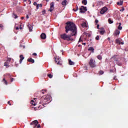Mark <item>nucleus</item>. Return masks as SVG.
I'll return each instance as SVG.
<instances>
[{
	"mask_svg": "<svg viewBox=\"0 0 128 128\" xmlns=\"http://www.w3.org/2000/svg\"><path fill=\"white\" fill-rule=\"evenodd\" d=\"M30 32H32V26L31 24L28 25Z\"/></svg>",
	"mask_w": 128,
	"mask_h": 128,
	"instance_id": "obj_17",
	"label": "nucleus"
},
{
	"mask_svg": "<svg viewBox=\"0 0 128 128\" xmlns=\"http://www.w3.org/2000/svg\"><path fill=\"white\" fill-rule=\"evenodd\" d=\"M66 2H68V1L66 0H64L62 2V6H66Z\"/></svg>",
	"mask_w": 128,
	"mask_h": 128,
	"instance_id": "obj_20",
	"label": "nucleus"
},
{
	"mask_svg": "<svg viewBox=\"0 0 128 128\" xmlns=\"http://www.w3.org/2000/svg\"><path fill=\"white\" fill-rule=\"evenodd\" d=\"M118 6H122V2L120 1V2H117Z\"/></svg>",
	"mask_w": 128,
	"mask_h": 128,
	"instance_id": "obj_31",
	"label": "nucleus"
},
{
	"mask_svg": "<svg viewBox=\"0 0 128 128\" xmlns=\"http://www.w3.org/2000/svg\"><path fill=\"white\" fill-rule=\"evenodd\" d=\"M68 64L70 66H74V62L70 59L68 60Z\"/></svg>",
	"mask_w": 128,
	"mask_h": 128,
	"instance_id": "obj_14",
	"label": "nucleus"
},
{
	"mask_svg": "<svg viewBox=\"0 0 128 128\" xmlns=\"http://www.w3.org/2000/svg\"><path fill=\"white\" fill-rule=\"evenodd\" d=\"M97 28L98 30L100 28V24H97Z\"/></svg>",
	"mask_w": 128,
	"mask_h": 128,
	"instance_id": "obj_46",
	"label": "nucleus"
},
{
	"mask_svg": "<svg viewBox=\"0 0 128 128\" xmlns=\"http://www.w3.org/2000/svg\"><path fill=\"white\" fill-rule=\"evenodd\" d=\"M106 12H108V8L104 7L100 11V14H104Z\"/></svg>",
	"mask_w": 128,
	"mask_h": 128,
	"instance_id": "obj_9",
	"label": "nucleus"
},
{
	"mask_svg": "<svg viewBox=\"0 0 128 128\" xmlns=\"http://www.w3.org/2000/svg\"><path fill=\"white\" fill-rule=\"evenodd\" d=\"M99 74H104V71H102V70H100Z\"/></svg>",
	"mask_w": 128,
	"mask_h": 128,
	"instance_id": "obj_36",
	"label": "nucleus"
},
{
	"mask_svg": "<svg viewBox=\"0 0 128 128\" xmlns=\"http://www.w3.org/2000/svg\"><path fill=\"white\" fill-rule=\"evenodd\" d=\"M97 58L100 60H102V56L100 55H98L97 56Z\"/></svg>",
	"mask_w": 128,
	"mask_h": 128,
	"instance_id": "obj_25",
	"label": "nucleus"
},
{
	"mask_svg": "<svg viewBox=\"0 0 128 128\" xmlns=\"http://www.w3.org/2000/svg\"><path fill=\"white\" fill-rule=\"evenodd\" d=\"M20 64H22V60H24V55H20Z\"/></svg>",
	"mask_w": 128,
	"mask_h": 128,
	"instance_id": "obj_12",
	"label": "nucleus"
},
{
	"mask_svg": "<svg viewBox=\"0 0 128 128\" xmlns=\"http://www.w3.org/2000/svg\"><path fill=\"white\" fill-rule=\"evenodd\" d=\"M2 82H4V84H8V81L6 80V78H4Z\"/></svg>",
	"mask_w": 128,
	"mask_h": 128,
	"instance_id": "obj_28",
	"label": "nucleus"
},
{
	"mask_svg": "<svg viewBox=\"0 0 128 128\" xmlns=\"http://www.w3.org/2000/svg\"><path fill=\"white\" fill-rule=\"evenodd\" d=\"M8 104H9V106H12V104H10V101L8 102Z\"/></svg>",
	"mask_w": 128,
	"mask_h": 128,
	"instance_id": "obj_41",
	"label": "nucleus"
},
{
	"mask_svg": "<svg viewBox=\"0 0 128 128\" xmlns=\"http://www.w3.org/2000/svg\"><path fill=\"white\" fill-rule=\"evenodd\" d=\"M20 29L22 30V27L20 28Z\"/></svg>",
	"mask_w": 128,
	"mask_h": 128,
	"instance_id": "obj_58",
	"label": "nucleus"
},
{
	"mask_svg": "<svg viewBox=\"0 0 128 128\" xmlns=\"http://www.w3.org/2000/svg\"><path fill=\"white\" fill-rule=\"evenodd\" d=\"M32 56H37L36 53H33Z\"/></svg>",
	"mask_w": 128,
	"mask_h": 128,
	"instance_id": "obj_42",
	"label": "nucleus"
},
{
	"mask_svg": "<svg viewBox=\"0 0 128 128\" xmlns=\"http://www.w3.org/2000/svg\"><path fill=\"white\" fill-rule=\"evenodd\" d=\"M51 96L50 95H44L40 98V104H42L43 106H45L46 104H50V100Z\"/></svg>",
	"mask_w": 128,
	"mask_h": 128,
	"instance_id": "obj_2",
	"label": "nucleus"
},
{
	"mask_svg": "<svg viewBox=\"0 0 128 128\" xmlns=\"http://www.w3.org/2000/svg\"><path fill=\"white\" fill-rule=\"evenodd\" d=\"M30 126H32V128H35L37 126V128H40V125L38 124V122L37 120H34L30 123Z\"/></svg>",
	"mask_w": 128,
	"mask_h": 128,
	"instance_id": "obj_4",
	"label": "nucleus"
},
{
	"mask_svg": "<svg viewBox=\"0 0 128 128\" xmlns=\"http://www.w3.org/2000/svg\"><path fill=\"white\" fill-rule=\"evenodd\" d=\"M99 32L100 33V34H104V32H106V31L104 30H99Z\"/></svg>",
	"mask_w": 128,
	"mask_h": 128,
	"instance_id": "obj_23",
	"label": "nucleus"
},
{
	"mask_svg": "<svg viewBox=\"0 0 128 128\" xmlns=\"http://www.w3.org/2000/svg\"><path fill=\"white\" fill-rule=\"evenodd\" d=\"M4 28V26L2 24H0V28Z\"/></svg>",
	"mask_w": 128,
	"mask_h": 128,
	"instance_id": "obj_39",
	"label": "nucleus"
},
{
	"mask_svg": "<svg viewBox=\"0 0 128 128\" xmlns=\"http://www.w3.org/2000/svg\"><path fill=\"white\" fill-rule=\"evenodd\" d=\"M82 44H84V46H86V43H82Z\"/></svg>",
	"mask_w": 128,
	"mask_h": 128,
	"instance_id": "obj_56",
	"label": "nucleus"
},
{
	"mask_svg": "<svg viewBox=\"0 0 128 128\" xmlns=\"http://www.w3.org/2000/svg\"><path fill=\"white\" fill-rule=\"evenodd\" d=\"M44 92H46V90H42V93L44 94Z\"/></svg>",
	"mask_w": 128,
	"mask_h": 128,
	"instance_id": "obj_37",
	"label": "nucleus"
},
{
	"mask_svg": "<svg viewBox=\"0 0 128 128\" xmlns=\"http://www.w3.org/2000/svg\"><path fill=\"white\" fill-rule=\"evenodd\" d=\"M79 10H80V12H81V13L86 12L88 10V9H86V7L84 6H81V7L80 8Z\"/></svg>",
	"mask_w": 128,
	"mask_h": 128,
	"instance_id": "obj_6",
	"label": "nucleus"
},
{
	"mask_svg": "<svg viewBox=\"0 0 128 128\" xmlns=\"http://www.w3.org/2000/svg\"><path fill=\"white\" fill-rule=\"evenodd\" d=\"M48 76L49 78H52L53 76L52 74H48Z\"/></svg>",
	"mask_w": 128,
	"mask_h": 128,
	"instance_id": "obj_29",
	"label": "nucleus"
},
{
	"mask_svg": "<svg viewBox=\"0 0 128 128\" xmlns=\"http://www.w3.org/2000/svg\"><path fill=\"white\" fill-rule=\"evenodd\" d=\"M95 22H96V24H98V20H96Z\"/></svg>",
	"mask_w": 128,
	"mask_h": 128,
	"instance_id": "obj_44",
	"label": "nucleus"
},
{
	"mask_svg": "<svg viewBox=\"0 0 128 128\" xmlns=\"http://www.w3.org/2000/svg\"><path fill=\"white\" fill-rule=\"evenodd\" d=\"M28 2H30V4L32 3V2L30 1V0H28Z\"/></svg>",
	"mask_w": 128,
	"mask_h": 128,
	"instance_id": "obj_50",
	"label": "nucleus"
},
{
	"mask_svg": "<svg viewBox=\"0 0 128 128\" xmlns=\"http://www.w3.org/2000/svg\"><path fill=\"white\" fill-rule=\"evenodd\" d=\"M42 8V4H38L36 6V10H38V8Z\"/></svg>",
	"mask_w": 128,
	"mask_h": 128,
	"instance_id": "obj_18",
	"label": "nucleus"
},
{
	"mask_svg": "<svg viewBox=\"0 0 128 128\" xmlns=\"http://www.w3.org/2000/svg\"><path fill=\"white\" fill-rule=\"evenodd\" d=\"M114 80H116V76H115L114 77Z\"/></svg>",
	"mask_w": 128,
	"mask_h": 128,
	"instance_id": "obj_52",
	"label": "nucleus"
},
{
	"mask_svg": "<svg viewBox=\"0 0 128 128\" xmlns=\"http://www.w3.org/2000/svg\"><path fill=\"white\" fill-rule=\"evenodd\" d=\"M124 8H122V10H120V12H124Z\"/></svg>",
	"mask_w": 128,
	"mask_h": 128,
	"instance_id": "obj_45",
	"label": "nucleus"
},
{
	"mask_svg": "<svg viewBox=\"0 0 128 128\" xmlns=\"http://www.w3.org/2000/svg\"><path fill=\"white\" fill-rule=\"evenodd\" d=\"M118 56L115 55L114 56H113L112 58L113 60H114L116 61V64H118V66H122V63L120 62H118V58H117Z\"/></svg>",
	"mask_w": 128,
	"mask_h": 128,
	"instance_id": "obj_5",
	"label": "nucleus"
},
{
	"mask_svg": "<svg viewBox=\"0 0 128 128\" xmlns=\"http://www.w3.org/2000/svg\"><path fill=\"white\" fill-rule=\"evenodd\" d=\"M10 81H11V82H14V78H10Z\"/></svg>",
	"mask_w": 128,
	"mask_h": 128,
	"instance_id": "obj_47",
	"label": "nucleus"
},
{
	"mask_svg": "<svg viewBox=\"0 0 128 128\" xmlns=\"http://www.w3.org/2000/svg\"><path fill=\"white\" fill-rule=\"evenodd\" d=\"M36 98H34V100H32L30 102V104L32 106H35L36 104Z\"/></svg>",
	"mask_w": 128,
	"mask_h": 128,
	"instance_id": "obj_11",
	"label": "nucleus"
},
{
	"mask_svg": "<svg viewBox=\"0 0 128 128\" xmlns=\"http://www.w3.org/2000/svg\"><path fill=\"white\" fill-rule=\"evenodd\" d=\"M78 46H80V45H78Z\"/></svg>",
	"mask_w": 128,
	"mask_h": 128,
	"instance_id": "obj_57",
	"label": "nucleus"
},
{
	"mask_svg": "<svg viewBox=\"0 0 128 128\" xmlns=\"http://www.w3.org/2000/svg\"><path fill=\"white\" fill-rule=\"evenodd\" d=\"M82 28H86V23L84 22L82 24Z\"/></svg>",
	"mask_w": 128,
	"mask_h": 128,
	"instance_id": "obj_27",
	"label": "nucleus"
},
{
	"mask_svg": "<svg viewBox=\"0 0 128 128\" xmlns=\"http://www.w3.org/2000/svg\"><path fill=\"white\" fill-rule=\"evenodd\" d=\"M108 22H109V24H113L114 23V21L112 20V19L109 18L108 20Z\"/></svg>",
	"mask_w": 128,
	"mask_h": 128,
	"instance_id": "obj_30",
	"label": "nucleus"
},
{
	"mask_svg": "<svg viewBox=\"0 0 128 128\" xmlns=\"http://www.w3.org/2000/svg\"><path fill=\"white\" fill-rule=\"evenodd\" d=\"M34 6H38V4L36 3V2H34Z\"/></svg>",
	"mask_w": 128,
	"mask_h": 128,
	"instance_id": "obj_40",
	"label": "nucleus"
},
{
	"mask_svg": "<svg viewBox=\"0 0 128 128\" xmlns=\"http://www.w3.org/2000/svg\"><path fill=\"white\" fill-rule=\"evenodd\" d=\"M108 40H110V38H108Z\"/></svg>",
	"mask_w": 128,
	"mask_h": 128,
	"instance_id": "obj_60",
	"label": "nucleus"
},
{
	"mask_svg": "<svg viewBox=\"0 0 128 128\" xmlns=\"http://www.w3.org/2000/svg\"><path fill=\"white\" fill-rule=\"evenodd\" d=\"M78 10V6H76V10L75 9H73V10H74V12H77V10Z\"/></svg>",
	"mask_w": 128,
	"mask_h": 128,
	"instance_id": "obj_32",
	"label": "nucleus"
},
{
	"mask_svg": "<svg viewBox=\"0 0 128 128\" xmlns=\"http://www.w3.org/2000/svg\"><path fill=\"white\" fill-rule=\"evenodd\" d=\"M18 27H16V30H18Z\"/></svg>",
	"mask_w": 128,
	"mask_h": 128,
	"instance_id": "obj_54",
	"label": "nucleus"
},
{
	"mask_svg": "<svg viewBox=\"0 0 128 128\" xmlns=\"http://www.w3.org/2000/svg\"><path fill=\"white\" fill-rule=\"evenodd\" d=\"M13 18H18V16H16V14L14 13Z\"/></svg>",
	"mask_w": 128,
	"mask_h": 128,
	"instance_id": "obj_33",
	"label": "nucleus"
},
{
	"mask_svg": "<svg viewBox=\"0 0 128 128\" xmlns=\"http://www.w3.org/2000/svg\"><path fill=\"white\" fill-rule=\"evenodd\" d=\"M66 33L62 34L60 36L62 40H67V42H70V40H73V38L72 36H76L78 34V29L76 28V24L72 22H67L66 23V26L65 27ZM68 32H71V34L69 35L66 34Z\"/></svg>",
	"mask_w": 128,
	"mask_h": 128,
	"instance_id": "obj_1",
	"label": "nucleus"
},
{
	"mask_svg": "<svg viewBox=\"0 0 128 128\" xmlns=\"http://www.w3.org/2000/svg\"><path fill=\"white\" fill-rule=\"evenodd\" d=\"M26 18H29L30 17L28 16V14L26 15Z\"/></svg>",
	"mask_w": 128,
	"mask_h": 128,
	"instance_id": "obj_49",
	"label": "nucleus"
},
{
	"mask_svg": "<svg viewBox=\"0 0 128 128\" xmlns=\"http://www.w3.org/2000/svg\"><path fill=\"white\" fill-rule=\"evenodd\" d=\"M42 40H46V34L44 33H42L40 36Z\"/></svg>",
	"mask_w": 128,
	"mask_h": 128,
	"instance_id": "obj_10",
	"label": "nucleus"
},
{
	"mask_svg": "<svg viewBox=\"0 0 128 128\" xmlns=\"http://www.w3.org/2000/svg\"><path fill=\"white\" fill-rule=\"evenodd\" d=\"M116 44H120V40L119 39H116Z\"/></svg>",
	"mask_w": 128,
	"mask_h": 128,
	"instance_id": "obj_26",
	"label": "nucleus"
},
{
	"mask_svg": "<svg viewBox=\"0 0 128 128\" xmlns=\"http://www.w3.org/2000/svg\"><path fill=\"white\" fill-rule=\"evenodd\" d=\"M8 62H5L4 63V66H6V68H10V65H8Z\"/></svg>",
	"mask_w": 128,
	"mask_h": 128,
	"instance_id": "obj_24",
	"label": "nucleus"
},
{
	"mask_svg": "<svg viewBox=\"0 0 128 128\" xmlns=\"http://www.w3.org/2000/svg\"><path fill=\"white\" fill-rule=\"evenodd\" d=\"M58 2L60 0H56Z\"/></svg>",
	"mask_w": 128,
	"mask_h": 128,
	"instance_id": "obj_59",
	"label": "nucleus"
},
{
	"mask_svg": "<svg viewBox=\"0 0 128 128\" xmlns=\"http://www.w3.org/2000/svg\"><path fill=\"white\" fill-rule=\"evenodd\" d=\"M118 34H120V30H116L114 31V36H118Z\"/></svg>",
	"mask_w": 128,
	"mask_h": 128,
	"instance_id": "obj_13",
	"label": "nucleus"
},
{
	"mask_svg": "<svg viewBox=\"0 0 128 128\" xmlns=\"http://www.w3.org/2000/svg\"><path fill=\"white\" fill-rule=\"evenodd\" d=\"M20 48H24L26 47L24 46H22V45H20Z\"/></svg>",
	"mask_w": 128,
	"mask_h": 128,
	"instance_id": "obj_38",
	"label": "nucleus"
},
{
	"mask_svg": "<svg viewBox=\"0 0 128 128\" xmlns=\"http://www.w3.org/2000/svg\"><path fill=\"white\" fill-rule=\"evenodd\" d=\"M54 10V2H52L50 4V9L48 10V11L52 12Z\"/></svg>",
	"mask_w": 128,
	"mask_h": 128,
	"instance_id": "obj_8",
	"label": "nucleus"
},
{
	"mask_svg": "<svg viewBox=\"0 0 128 128\" xmlns=\"http://www.w3.org/2000/svg\"><path fill=\"white\" fill-rule=\"evenodd\" d=\"M82 2V4H84V6H86V4H88V1L86 0H83Z\"/></svg>",
	"mask_w": 128,
	"mask_h": 128,
	"instance_id": "obj_16",
	"label": "nucleus"
},
{
	"mask_svg": "<svg viewBox=\"0 0 128 128\" xmlns=\"http://www.w3.org/2000/svg\"><path fill=\"white\" fill-rule=\"evenodd\" d=\"M28 62H32V64H34V60L32 58H30L28 59Z\"/></svg>",
	"mask_w": 128,
	"mask_h": 128,
	"instance_id": "obj_15",
	"label": "nucleus"
},
{
	"mask_svg": "<svg viewBox=\"0 0 128 128\" xmlns=\"http://www.w3.org/2000/svg\"><path fill=\"white\" fill-rule=\"evenodd\" d=\"M24 17H21V20H24Z\"/></svg>",
	"mask_w": 128,
	"mask_h": 128,
	"instance_id": "obj_53",
	"label": "nucleus"
},
{
	"mask_svg": "<svg viewBox=\"0 0 128 128\" xmlns=\"http://www.w3.org/2000/svg\"><path fill=\"white\" fill-rule=\"evenodd\" d=\"M42 108V107H40V106H38V108L36 107L34 108V110H40Z\"/></svg>",
	"mask_w": 128,
	"mask_h": 128,
	"instance_id": "obj_19",
	"label": "nucleus"
},
{
	"mask_svg": "<svg viewBox=\"0 0 128 128\" xmlns=\"http://www.w3.org/2000/svg\"><path fill=\"white\" fill-rule=\"evenodd\" d=\"M88 64L92 68H96V60L94 58H91L88 62Z\"/></svg>",
	"mask_w": 128,
	"mask_h": 128,
	"instance_id": "obj_3",
	"label": "nucleus"
},
{
	"mask_svg": "<svg viewBox=\"0 0 128 128\" xmlns=\"http://www.w3.org/2000/svg\"><path fill=\"white\" fill-rule=\"evenodd\" d=\"M122 26V23L120 22L119 23V26L118 28V30H122V27L121 26Z\"/></svg>",
	"mask_w": 128,
	"mask_h": 128,
	"instance_id": "obj_21",
	"label": "nucleus"
},
{
	"mask_svg": "<svg viewBox=\"0 0 128 128\" xmlns=\"http://www.w3.org/2000/svg\"><path fill=\"white\" fill-rule=\"evenodd\" d=\"M55 62L59 66H62V58H55Z\"/></svg>",
	"mask_w": 128,
	"mask_h": 128,
	"instance_id": "obj_7",
	"label": "nucleus"
},
{
	"mask_svg": "<svg viewBox=\"0 0 128 128\" xmlns=\"http://www.w3.org/2000/svg\"><path fill=\"white\" fill-rule=\"evenodd\" d=\"M100 30H104V28H100Z\"/></svg>",
	"mask_w": 128,
	"mask_h": 128,
	"instance_id": "obj_48",
	"label": "nucleus"
},
{
	"mask_svg": "<svg viewBox=\"0 0 128 128\" xmlns=\"http://www.w3.org/2000/svg\"><path fill=\"white\" fill-rule=\"evenodd\" d=\"M82 42V38H80L78 42Z\"/></svg>",
	"mask_w": 128,
	"mask_h": 128,
	"instance_id": "obj_43",
	"label": "nucleus"
},
{
	"mask_svg": "<svg viewBox=\"0 0 128 128\" xmlns=\"http://www.w3.org/2000/svg\"><path fill=\"white\" fill-rule=\"evenodd\" d=\"M120 44H124V42H120Z\"/></svg>",
	"mask_w": 128,
	"mask_h": 128,
	"instance_id": "obj_51",
	"label": "nucleus"
},
{
	"mask_svg": "<svg viewBox=\"0 0 128 128\" xmlns=\"http://www.w3.org/2000/svg\"><path fill=\"white\" fill-rule=\"evenodd\" d=\"M88 50H90L91 52H94V48L92 47L89 48Z\"/></svg>",
	"mask_w": 128,
	"mask_h": 128,
	"instance_id": "obj_22",
	"label": "nucleus"
},
{
	"mask_svg": "<svg viewBox=\"0 0 128 128\" xmlns=\"http://www.w3.org/2000/svg\"><path fill=\"white\" fill-rule=\"evenodd\" d=\"M96 40H100V36H97L96 37Z\"/></svg>",
	"mask_w": 128,
	"mask_h": 128,
	"instance_id": "obj_35",
	"label": "nucleus"
},
{
	"mask_svg": "<svg viewBox=\"0 0 128 128\" xmlns=\"http://www.w3.org/2000/svg\"><path fill=\"white\" fill-rule=\"evenodd\" d=\"M43 14H46V11H42Z\"/></svg>",
	"mask_w": 128,
	"mask_h": 128,
	"instance_id": "obj_55",
	"label": "nucleus"
},
{
	"mask_svg": "<svg viewBox=\"0 0 128 128\" xmlns=\"http://www.w3.org/2000/svg\"><path fill=\"white\" fill-rule=\"evenodd\" d=\"M10 60H12V58H8V60H6V62L8 63V62H10Z\"/></svg>",
	"mask_w": 128,
	"mask_h": 128,
	"instance_id": "obj_34",
	"label": "nucleus"
}]
</instances>
